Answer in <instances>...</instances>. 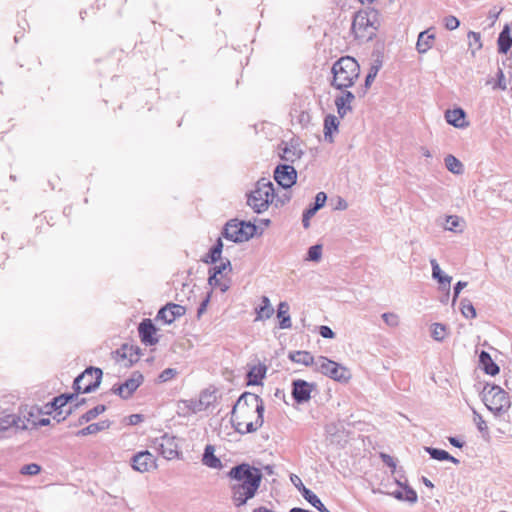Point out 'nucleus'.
<instances>
[{"mask_svg": "<svg viewBox=\"0 0 512 512\" xmlns=\"http://www.w3.org/2000/svg\"><path fill=\"white\" fill-rule=\"evenodd\" d=\"M466 286H467V282H465V281H458L455 284L454 289H453V304L456 302V299L458 298L462 289H464Z\"/></svg>", "mask_w": 512, "mask_h": 512, "instance_id": "nucleus-59", "label": "nucleus"}, {"mask_svg": "<svg viewBox=\"0 0 512 512\" xmlns=\"http://www.w3.org/2000/svg\"><path fill=\"white\" fill-rule=\"evenodd\" d=\"M446 168L453 174L463 173V164L453 155L449 154L444 159Z\"/></svg>", "mask_w": 512, "mask_h": 512, "instance_id": "nucleus-39", "label": "nucleus"}, {"mask_svg": "<svg viewBox=\"0 0 512 512\" xmlns=\"http://www.w3.org/2000/svg\"><path fill=\"white\" fill-rule=\"evenodd\" d=\"M177 375V370L174 368L164 369L158 376L160 382H167Z\"/></svg>", "mask_w": 512, "mask_h": 512, "instance_id": "nucleus-51", "label": "nucleus"}, {"mask_svg": "<svg viewBox=\"0 0 512 512\" xmlns=\"http://www.w3.org/2000/svg\"><path fill=\"white\" fill-rule=\"evenodd\" d=\"M321 256H322V245L315 244V245L309 247L306 260L318 262L321 259Z\"/></svg>", "mask_w": 512, "mask_h": 512, "instance_id": "nucleus-45", "label": "nucleus"}, {"mask_svg": "<svg viewBox=\"0 0 512 512\" xmlns=\"http://www.w3.org/2000/svg\"><path fill=\"white\" fill-rule=\"evenodd\" d=\"M103 372L97 367H88L79 374L73 382V390L76 394L91 393L101 384Z\"/></svg>", "mask_w": 512, "mask_h": 512, "instance_id": "nucleus-7", "label": "nucleus"}, {"mask_svg": "<svg viewBox=\"0 0 512 512\" xmlns=\"http://www.w3.org/2000/svg\"><path fill=\"white\" fill-rule=\"evenodd\" d=\"M216 401V392L206 389L201 392L199 399L197 400L196 409H207Z\"/></svg>", "mask_w": 512, "mask_h": 512, "instance_id": "nucleus-37", "label": "nucleus"}, {"mask_svg": "<svg viewBox=\"0 0 512 512\" xmlns=\"http://www.w3.org/2000/svg\"><path fill=\"white\" fill-rule=\"evenodd\" d=\"M274 180L284 189L291 188L297 180L296 169L289 164H279L274 170Z\"/></svg>", "mask_w": 512, "mask_h": 512, "instance_id": "nucleus-11", "label": "nucleus"}, {"mask_svg": "<svg viewBox=\"0 0 512 512\" xmlns=\"http://www.w3.org/2000/svg\"><path fill=\"white\" fill-rule=\"evenodd\" d=\"M380 457L385 465H387L388 467H391L393 469L396 468V462L392 456L385 454V453H381Z\"/></svg>", "mask_w": 512, "mask_h": 512, "instance_id": "nucleus-61", "label": "nucleus"}, {"mask_svg": "<svg viewBox=\"0 0 512 512\" xmlns=\"http://www.w3.org/2000/svg\"><path fill=\"white\" fill-rule=\"evenodd\" d=\"M424 450L430 455V457L434 460H438V461H450L454 464H459L460 461L453 457L452 455H450L447 451L445 450H442V449H439V448H434V447H424Z\"/></svg>", "mask_w": 512, "mask_h": 512, "instance_id": "nucleus-33", "label": "nucleus"}, {"mask_svg": "<svg viewBox=\"0 0 512 512\" xmlns=\"http://www.w3.org/2000/svg\"><path fill=\"white\" fill-rule=\"evenodd\" d=\"M226 269H229L231 271V263L228 259H226L225 262H221L219 265H215L212 268H210L209 272L215 273L216 275H220Z\"/></svg>", "mask_w": 512, "mask_h": 512, "instance_id": "nucleus-53", "label": "nucleus"}, {"mask_svg": "<svg viewBox=\"0 0 512 512\" xmlns=\"http://www.w3.org/2000/svg\"><path fill=\"white\" fill-rule=\"evenodd\" d=\"M446 334V326L441 323H434L432 325L431 336L436 341H443Z\"/></svg>", "mask_w": 512, "mask_h": 512, "instance_id": "nucleus-44", "label": "nucleus"}, {"mask_svg": "<svg viewBox=\"0 0 512 512\" xmlns=\"http://www.w3.org/2000/svg\"><path fill=\"white\" fill-rule=\"evenodd\" d=\"M474 420H475L477 428H478V430L480 432H482V433L483 432H487V430H488L487 424H486V422L484 421V419L482 418L481 415H479V414H477L475 412V419Z\"/></svg>", "mask_w": 512, "mask_h": 512, "instance_id": "nucleus-60", "label": "nucleus"}, {"mask_svg": "<svg viewBox=\"0 0 512 512\" xmlns=\"http://www.w3.org/2000/svg\"><path fill=\"white\" fill-rule=\"evenodd\" d=\"M386 493L399 501H404L403 489L400 487L392 492H386Z\"/></svg>", "mask_w": 512, "mask_h": 512, "instance_id": "nucleus-64", "label": "nucleus"}, {"mask_svg": "<svg viewBox=\"0 0 512 512\" xmlns=\"http://www.w3.org/2000/svg\"><path fill=\"white\" fill-rule=\"evenodd\" d=\"M498 52L501 54H506L512 47V36L510 27L505 25L503 30L499 33L497 39Z\"/></svg>", "mask_w": 512, "mask_h": 512, "instance_id": "nucleus-27", "label": "nucleus"}, {"mask_svg": "<svg viewBox=\"0 0 512 512\" xmlns=\"http://www.w3.org/2000/svg\"><path fill=\"white\" fill-rule=\"evenodd\" d=\"M264 411L265 406H260L258 408V413L255 421H249L245 423V428H243V434L253 433L262 427L264 423Z\"/></svg>", "mask_w": 512, "mask_h": 512, "instance_id": "nucleus-35", "label": "nucleus"}, {"mask_svg": "<svg viewBox=\"0 0 512 512\" xmlns=\"http://www.w3.org/2000/svg\"><path fill=\"white\" fill-rule=\"evenodd\" d=\"M260 406H264V402L259 395L251 392H244L240 395L232 410L233 414H235L236 411L238 413L245 411V415H247L250 412L258 413V408Z\"/></svg>", "mask_w": 512, "mask_h": 512, "instance_id": "nucleus-10", "label": "nucleus"}, {"mask_svg": "<svg viewBox=\"0 0 512 512\" xmlns=\"http://www.w3.org/2000/svg\"><path fill=\"white\" fill-rule=\"evenodd\" d=\"M379 71V66H372L368 72V74L366 75V78H365V90H364V93L366 92V90L371 86L372 82L374 81L377 73Z\"/></svg>", "mask_w": 512, "mask_h": 512, "instance_id": "nucleus-52", "label": "nucleus"}, {"mask_svg": "<svg viewBox=\"0 0 512 512\" xmlns=\"http://www.w3.org/2000/svg\"><path fill=\"white\" fill-rule=\"evenodd\" d=\"M431 29L422 31L418 35L416 49L420 54L426 53L433 45L435 34L430 33Z\"/></svg>", "mask_w": 512, "mask_h": 512, "instance_id": "nucleus-26", "label": "nucleus"}, {"mask_svg": "<svg viewBox=\"0 0 512 512\" xmlns=\"http://www.w3.org/2000/svg\"><path fill=\"white\" fill-rule=\"evenodd\" d=\"M277 318L279 319L280 329H289L292 326L289 314V304L285 301L280 302L277 309Z\"/></svg>", "mask_w": 512, "mask_h": 512, "instance_id": "nucleus-29", "label": "nucleus"}, {"mask_svg": "<svg viewBox=\"0 0 512 512\" xmlns=\"http://www.w3.org/2000/svg\"><path fill=\"white\" fill-rule=\"evenodd\" d=\"M143 381L144 376L142 373L139 371H134L131 374V377L125 380L123 383L113 385L111 392L118 395L120 398L127 400L133 395V393L138 389Z\"/></svg>", "mask_w": 512, "mask_h": 512, "instance_id": "nucleus-9", "label": "nucleus"}, {"mask_svg": "<svg viewBox=\"0 0 512 512\" xmlns=\"http://www.w3.org/2000/svg\"><path fill=\"white\" fill-rule=\"evenodd\" d=\"M79 394L73 393H64L59 396H56L52 399L51 402L45 405L46 413L50 414L52 411H58L66 406L69 402L73 401L78 397Z\"/></svg>", "mask_w": 512, "mask_h": 512, "instance_id": "nucleus-19", "label": "nucleus"}, {"mask_svg": "<svg viewBox=\"0 0 512 512\" xmlns=\"http://www.w3.org/2000/svg\"><path fill=\"white\" fill-rule=\"evenodd\" d=\"M316 387L315 383H309L302 379L292 381V397L298 404L305 403L310 400L311 392Z\"/></svg>", "mask_w": 512, "mask_h": 512, "instance_id": "nucleus-13", "label": "nucleus"}, {"mask_svg": "<svg viewBox=\"0 0 512 512\" xmlns=\"http://www.w3.org/2000/svg\"><path fill=\"white\" fill-rule=\"evenodd\" d=\"M382 319L390 327H396L399 325V317L395 313H392V312L383 313Z\"/></svg>", "mask_w": 512, "mask_h": 512, "instance_id": "nucleus-49", "label": "nucleus"}, {"mask_svg": "<svg viewBox=\"0 0 512 512\" xmlns=\"http://www.w3.org/2000/svg\"><path fill=\"white\" fill-rule=\"evenodd\" d=\"M445 119L448 124L455 128H466L469 123L466 121V113L462 108L449 109L445 112Z\"/></svg>", "mask_w": 512, "mask_h": 512, "instance_id": "nucleus-18", "label": "nucleus"}, {"mask_svg": "<svg viewBox=\"0 0 512 512\" xmlns=\"http://www.w3.org/2000/svg\"><path fill=\"white\" fill-rule=\"evenodd\" d=\"M41 471V466L36 463H30L23 465L20 469L22 475L35 476Z\"/></svg>", "mask_w": 512, "mask_h": 512, "instance_id": "nucleus-47", "label": "nucleus"}, {"mask_svg": "<svg viewBox=\"0 0 512 512\" xmlns=\"http://www.w3.org/2000/svg\"><path fill=\"white\" fill-rule=\"evenodd\" d=\"M211 294H212V291L208 292L206 294L205 298L201 301V303L197 309V317L198 318H200L203 315V313L206 311L207 306L211 299Z\"/></svg>", "mask_w": 512, "mask_h": 512, "instance_id": "nucleus-55", "label": "nucleus"}, {"mask_svg": "<svg viewBox=\"0 0 512 512\" xmlns=\"http://www.w3.org/2000/svg\"><path fill=\"white\" fill-rule=\"evenodd\" d=\"M132 467L138 472H147L155 467V458L149 451H141L133 456Z\"/></svg>", "mask_w": 512, "mask_h": 512, "instance_id": "nucleus-16", "label": "nucleus"}, {"mask_svg": "<svg viewBox=\"0 0 512 512\" xmlns=\"http://www.w3.org/2000/svg\"><path fill=\"white\" fill-rule=\"evenodd\" d=\"M154 444L159 453L168 460L178 457V445L176 438L168 434H164L159 438H156Z\"/></svg>", "mask_w": 512, "mask_h": 512, "instance_id": "nucleus-12", "label": "nucleus"}, {"mask_svg": "<svg viewBox=\"0 0 512 512\" xmlns=\"http://www.w3.org/2000/svg\"><path fill=\"white\" fill-rule=\"evenodd\" d=\"M116 354L122 359H127L128 364H126V366L129 367L139 360L140 348L133 345L123 344L121 348L116 351Z\"/></svg>", "mask_w": 512, "mask_h": 512, "instance_id": "nucleus-20", "label": "nucleus"}, {"mask_svg": "<svg viewBox=\"0 0 512 512\" xmlns=\"http://www.w3.org/2000/svg\"><path fill=\"white\" fill-rule=\"evenodd\" d=\"M275 197H276V204H275L276 207L285 205L291 199V195L289 193H284L281 196H277L275 194Z\"/></svg>", "mask_w": 512, "mask_h": 512, "instance_id": "nucleus-62", "label": "nucleus"}, {"mask_svg": "<svg viewBox=\"0 0 512 512\" xmlns=\"http://www.w3.org/2000/svg\"><path fill=\"white\" fill-rule=\"evenodd\" d=\"M430 264L432 267V277L438 281L443 289L449 291L452 277L443 273L436 259H431Z\"/></svg>", "mask_w": 512, "mask_h": 512, "instance_id": "nucleus-24", "label": "nucleus"}, {"mask_svg": "<svg viewBox=\"0 0 512 512\" xmlns=\"http://www.w3.org/2000/svg\"><path fill=\"white\" fill-rule=\"evenodd\" d=\"M288 358L297 364H302L304 366H312L314 362V357L308 351H293L290 352Z\"/></svg>", "mask_w": 512, "mask_h": 512, "instance_id": "nucleus-34", "label": "nucleus"}, {"mask_svg": "<svg viewBox=\"0 0 512 512\" xmlns=\"http://www.w3.org/2000/svg\"><path fill=\"white\" fill-rule=\"evenodd\" d=\"M275 197L273 183L266 178L259 179L253 190L247 194V205L257 214L265 212Z\"/></svg>", "mask_w": 512, "mask_h": 512, "instance_id": "nucleus-3", "label": "nucleus"}, {"mask_svg": "<svg viewBox=\"0 0 512 512\" xmlns=\"http://www.w3.org/2000/svg\"><path fill=\"white\" fill-rule=\"evenodd\" d=\"M343 92L337 96L334 100V102H340L341 100L343 101V104L345 105H351V103L354 101L355 99V95L351 92V91H348L346 89L342 90Z\"/></svg>", "mask_w": 512, "mask_h": 512, "instance_id": "nucleus-48", "label": "nucleus"}, {"mask_svg": "<svg viewBox=\"0 0 512 512\" xmlns=\"http://www.w3.org/2000/svg\"><path fill=\"white\" fill-rule=\"evenodd\" d=\"M226 477L233 481L229 488L235 507L239 508L254 498L260 488L263 474L261 470L247 462L233 466Z\"/></svg>", "mask_w": 512, "mask_h": 512, "instance_id": "nucleus-1", "label": "nucleus"}, {"mask_svg": "<svg viewBox=\"0 0 512 512\" xmlns=\"http://www.w3.org/2000/svg\"><path fill=\"white\" fill-rule=\"evenodd\" d=\"M315 365L318 372L335 381L347 382L351 378L350 371L346 367L327 357L320 356Z\"/></svg>", "mask_w": 512, "mask_h": 512, "instance_id": "nucleus-8", "label": "nucleus"}, {"mask_svg": "<svg viewBox=\"0 0 512 512\" xmlns=\"http://www.w3.org/2000/svg\"><path fill=\"white\" fill-rule=\"evenodd\" d=\"M304 152L299 147L298 144H285L282 148V153L280 157L285 162L294 163L296 160H299L303 156Z\"/></svg>", "mask_w": 512, "mask_h": 512, "instance_id": "nucleus-21", "label": "nucleus"}, {"mask_svg": "<svg viewBox=\"0 0 512 512\" xmlns=\"http://www.w3.org/2000/svg\"><path fill=\"white\" fill-rule=\"evenodd\" d=\"M376 19L377 11L375 10H360L355 13L351 25L355 38L371 40L377 30Z\"/></svg>", "mask_w": 512, "mask_h": 512, "instance_id": "nucleus-4", "label": "nucleus"}, {"mask_svg": "<svg viewBox=\"0 0 512 512\" xmlns=\"http://www.w3.org/2000/svg\"><path fill=\"white\" fill-rule=\"evenodd\" d=\"M156 332L157 328L149 318L143 319L138 326L139 337L145 345L152 346L158 343Z\"/></svg>", "mask_w": 512, "mask_h": 512, "instance_id": "nucleus-15", "label": "nucleus"}, {"mask_svg": "<svg viewBox=\"0 0 512 512\" xmlns=\"http://www.w3.org/2000/svg\"><path fill=\"white\" fill-rule=\"evenodd\" d=\"M397 485L403 489L404 493V501L414 504L418 500V496L416 491L410 487L407 483H402L400 481H396Z\"/></svg>", "mask_w": 512, "mask_h": 512, "instance_id": "nucleus-40", "label": "nucleus"}, {"mask_svg": "<svg viewBox=\"0 0 512 512\" xmlns=\"http://www.w3.org/2000/svg\"><path fill=\"white\" fill-rule=\"evenodd\" d=\"M496 87L501 89V90H506L507 89V84H506L505 76H504V73H503L502 69H499L498 72H497Z\"/></svg>", "mask_w": 512, "mask_h": 512, "instance_id": "nucleus-58", "label": "nucleus"}, {"mask_svg": "<svg viewBox=\"0 0 512 512\" xmlns=\"http://www.w3.org/2000/svg\"><path fill=\"white\" fill-rule=\"evenodd\" d=\"M30 419H21L19 416L14 414H6L0 416V432L6 431L11 427H15L19 430L28 429V423Z\"/></svg>", "mask_w": 512, "mask_h": 512, "instance_id": "nucleus-17", "label": "nucleus"}, {"mask_svg": "<svg viewBox=\"0 0 512 512\" xmlns=\"http://www.w3.org/2000/svg\"><path fill=\"white\" fill-rule=\"evenodd\" d=\"M223 250V242L218 238L216 243L210 248L209 253L203 259L205 263L215 264L220 258Z\"/></svg>", "mask_w": 512, "mask_h": 512, "instance_id": "nucleus-36", "label": "nucleus"}, {"mask_svg": "<svg viewBox=\"0 0 512 512\" xmlns=\"http://www.w3.org/2000/svg\"><path fill=\"white\" fill-rule=\"evenodd\" d=\"M220 279L218 278V275H216L215 273H211L209 272V278H208V284L211 286V287H217V286H220Z\"/></svg>", "mask_w": 512, "mask_h": 512, "instance_id": "nucleus-63", "label": "nucleus"}, {"mask_svg": "<svg viewBox=\"0 0 512 512\" xmlns=\"http://www.w3.org/2000/svg\"><path fill=\"white\" fill-rule=\"evenodd\" d=\"M460 310L462 315L467 319H472L476 317V309L471 303L470 300L464 298L460 302Z\"/></svg>", "mask_w": 512, "mask_h": 512, "instance_id": "nucleus-42", "label": "nucleus"}, {"mask_svg": "<svg viewBox=\"0 0 512 512\" xmlns=\"http://www.w3.org/2000/svg\"><path fill=\"white\" fill-rule=\"evenodd\" d=\"M301 494L303 498L310 503L319 512H330L322 503L320 498L310 489L302 485Z\"/></svg>", "mask_w": 512, "mask_h": 512, "instance_id": "nucleus-30", "label": "nucleus"}, {"mask_svg": "<svg viewBox=\"0 0 512 512\" xmlns=\"http://www.w3.org/2000/svg\"><path fill=\"white\" fill-rule=\"evenodd\" d=\"M460 222H461V218L456 215L447 216V218H446L447 225L445 226V229L449 230V231H456L460 225Z\"/></svg>", "mask_w": 512, "mask_h": 512, "instance_id": "nucleus-50", "label": "nucleus"}, {"mask_svg": "<svg viewBox=\"0 0 512 512\" xmlns=\"http://www.w3.org/2000/svg\"><path fill=\"white\" fill-rule=\"evenodd\" d=\"M318 332L323 338L326 339H333L335 337L334 331L326 325L319 326Z\"/></svg>", "mask_w": 512, "mask_h": 512, "instance_id": "nucleus-56", "label": "nucleus"}, {"mask_svg": "<svg viewBox=\"0 0 512 512\" xmlns=\"http://www.w3.org/2000/svg\"><path fill=\"white\" fill-rule=\"evenodd\" d=\"M479 363L483 371L491 376H495L499 373V366L493 361L490 354L486 351H481L479 354Z\"/></svg>", "mask_w": 512, "mask_h": 512, "instance_id": "nucleus-25", "label": "nucleus"}, {"mask_svg": "<svg viewBox=\"0 0 512 512\" xmlns=\"http://www.w3.org/2000/svg\"><path fill=\"white\" fill-rule=\"evenodd\" d=\"M445 28L448 30H455L459 27L460 21L455 16H447L444 18Z\"/></svg>", "mask_w": 512, "mask_h": 512, "instance_id": "nucleus-54", "label": "nucleus"}, {"mask_svg": "<svg viewBox=\"0 0 512 512\" xmlns=\"http://www.w3.org/2000/svg\"><path fill=\"white\" fill-rule=\"evenodd\" d=\"M327 201V195L325 192H318L315 196V201L313 204H310L307 209L304 211L308 214L314 216L318 210H320L322 207H324L325 203Z\"/></svg>", "mask_w": 512, "mask_h": 512, "instance_id": "nucleus-38", "label": "nucleus"}, {"mask_svg": "<svg viewBox=\"0 0 512 512\" xmlns=\"http://www.w3.org/2000/svg\"><path fill=\"white\" fill-rule=\"evenodd\" d=\"M331 73L330 85L337 90H344L354 85L359 77L360 66L353 57L344 56L332 65Z\"/></svg>", "mask_w": 512, "mask_h": 512, "instance_id": "nucleus-2", "label": "nucleus"}, {"mask_svg": "<svg viewBox=\"0 0 512 512\" xmlns=\"http://www.w3.org/2000/svg\"><path fill=\"white\" fill-rule=\"evenodd\" d=\"M110 426H111V422L109 420H102L97 423L89 424L88 426L77 431L76 436L84 437L87 435L97 434L98 432L108 429Z\"/></svg>", "mask_w": 512, "mask_h": 512, "instance_id": "nucleus-28", "label": "nucleus"}, {"mask_svg": "<svg viewBox=\"0 0 512 512\" xmlns=\"http://www.w3.org/2000/svg\"><path fill=\"white\" fill-rule=\"evenodd\" d=\"M339 121L335 115L329 114L324 118V138L329 143L333 142L332 134L337 132Z\"/></svg>", "mask_w": 512, "mask_h": 512, "instance_id": "nucleus-31", "label": "nucleus"}, {"mask_svg": "<svg viewBox=\"0 0 512 512\" xmlns=\"http://www.w3.org/2000/svg\"><path fill=\"white\" fill-rule=\"evenodd\" d=\"M267 367L265 364H259L253 366L247 372V385H260L262 380L265 378Z\"/></svg>", "mask_w": 512, "mask_h": 512, "instance_id": "nucleus-23", "label": "nucleus"}, {"mask_svg": "<svg viewBox=\"0 0 512 512\" xmlns=\"http://www.w3.org/2000/svg\"><path fill=\"white\" fill-rule=\"evenodd\" d=\"M106 409L107 408L104 404H99L94 408L88 410L86 413H84V418L90 422L97 418L100 414L104 413Z\"/></svg>", "mask_w": 512, "mask_h": 512, "instance_id": "nucleus-46", "label": "nucleus"}, {"mask_svg": "<svg viewBox=\"0 0 512 512\" xmlns=\"http://www.w3.org/2000/svg\"><path fill=\"white\" fill-rule=\"evenodd\" d=\"M469 47L472 48L471 54L474 56L476 51L482 48L481 35L478 32H468Z\"/></svg>", "mask_w": 512, "mask_h": 512, "instance_id": "nucleus-43", "label": "nucleus"}, {"mask_svg": "<svg viewBox=\"0 0 512 512\" xmlns=\"http://www.w3.org/2000/svg\"><path fill=\"white\" fill-rule=\"evenodd\" d=\"M335 106L341 118H343L347 114V112L352 111V106L343 104L342 100L340 102H335Z\"/></svg>", "mask_w": 512, "mask_h": 512, "instance_id": "nucleus-57", "label": "nucleus"}, {"mask_svg": "<svg viewBox=\"0 0 512 512\" xmlns=\"http://www.w3.org/2000/svg\"><path fill=\"white\" fill-rule=\"evenodd\" d=\"M245 411L242 413H238L237 411L233 414V410L231 411V424L236 432L243 434V428H245V422L243 419L246 417Z\"/></svg>", "mask_w": 512, "mask_h": 512, "instance_id": "nucleus-41", "label": "nucleus"}, {"mask_svg": "<svg viewBox=\"0 0 512 512\" xmlns=\"http://www.w3.org/2000/svg\"><path fill=\"white\" fill-rule=\"evenodd\" d=\"M482 394L484 404L495 415H500L510 407L509 396L500 386L486 384Z\"/></svg>", "mask_w": 512, "mask_h": 512, "instance_id": "nucleus-6", "label": "nucleus"}, {"mask_svg": "<svg viewBox=\"0 0 512 512\" xmlns=\"http://www.w3.org/2000/svg\"><path fill=\"white\" fill-rule=\"evenodd\" d=\"M257 227L249 221L232 219L228 221L223 230L222 236L235 243H242L250 240L256 233Z\"/></svg>", "mask_w": 512, "mask_h": 512, "instance_id": "nucleus-5", "label": "nucleus"}, {"mask_svg": "<svg viewBox=\"0 0 512 512\" xmlns=\"http://www.w3.org/2000/svg\"><path fill=\"white\" fill-rule=\"evenodd\" d=\"M256 311V321L263 320V319H269L273 313L274 308L271 306L270 300L267 296H262L261 298V305L255 308Z\"/></svg>", "mask_w": 512, "mask_h": 512, "instance_id": "nucleus-32", "label": "nucleus"}, {"mask_svg": "<svg viewBox=\"0 0 512 512\" xmlns=\"http://www.w3.org/2000/svg\"><path fill=\"white\" fill-rule=\"evenodd\" d=\"M186 313V308L180 304L167 303L159 309L156 319L162 320L165 324L173 323Z\"/></svg>", "mask_w": 512, "mask_h": 512, "instance_id": "nucleus-14", "label": "nucleus"}, {"mask_svg": "<svg viewBox=\"0 0 512 512\" xmlns=\"http://www.w3.org/2000/svg\"><path fill=\"white\" fill-rule=\"evenodd\" d=\"M202 463L212 469H221L222 462L215 455V447L211 444L206 445L202 456Z\"/></svg>", "mask_w": 512, "mask_h": 512, "instance_id": "nucleus-22", "label": "nucleus"}]
</instances>
